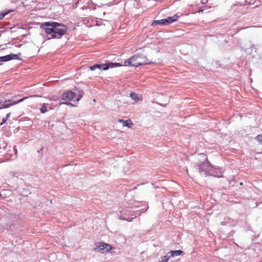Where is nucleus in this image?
I'll return each instance as SVG.
<instances>
[{
	"instance_id": "nucleus-1",
	"label": "nucleus",
	"mask_w": 262,
	"mask_h": 262,
	"mask_svg": "<svg viewBox=\"0 0 262 262\" xmlns=\"http://www.w3.org/2000/svg\"><path fill=\"white\" fill-rule=\"evenodd\" d=\"M40 28L45 31L48 39L61 38L68 30L66 25L55 21L45 22L41 25Z\"/></svg>"
},
{
	"instance_id": "nucleus-2",
	"label": "nucleus",
	"mask_w": 262,
	"mask_h": 262,
	"mask_svg": "<svg viewBox=\"0 0 262 262\" xmlns=\"http://www.w3.org/2000/svg\"><path fill=\"white\" fill-rule=\"evenodd\" d=\"M76 91H77V93L73 92L71 91L63 93L62 95V99L66 101H79L83 97L84 92L82 90H76Z\"/></svg>"
},
{
	"instance_id": "nucleus-3",
	"label": "nucleus",
	"mask_w": 262,
	"mask_h": 262,
	"mask_svg": "<svg viewBox=\"0 0 262 262\" xmlns=\"http://www.w3.org/2000/svg\"><path fill=\"white\" fill-rule=\"evenodd\" d=\"M133 67H138L143 64H149L151 62L143 54L137 53L132 56Z\"/></svg>"
},
{
	"instance_id": "nucleus-4",
	"label": "nucleus",
	"mask_w": 262,
	"mask_h": 262,
	"mask_svg": "<svg viewBox=\"0 0 262 262\" xmlns=\"http://www.w3.org/2000/svg\"><path fill=\"white\" fill-rule=\"evenodd\" d=\"M178 16L174 14L172 16L167 17L166 18L162 19L160 20H155L151 23V26L156 25H166L171 24L172 23L177 20Z\"/></svg>"
},
{
	"instance_id": "nucleus-5",
	"label": "nucleus",
	"mask_w": 262,
	"mask_h": 262,
	"mask_svg": "<svg viewBox=\"0 0 262 262\" xmlns=\"http://www.w3.org/2000/svg\"><path fill=\"white\" fill-rule=\"evenodd\" d=\"M211 166L212 165L206 158L204 162L198 165L199 171L201 174L205 176H209Z\"/></svg>"
},
{
	"instance_id": "nucleus-6",
	"label": "nucleus",
	"mask_w": 262,
	"mask_h": 262,
	"mask_svg": "<svg viewBox=\"0 0 262 262\" xmlns=\"http://www.w3.org/2000/svg\"><path fill=\"white\" fill-rule=\"evenodd\" d=\"M28 98V97H24L21 99H18L17 100H15V101H13L11 100H6L4 101H3V100H2L0 101V110L8 108L13 105L18 104L20 102H23L24 100H25L26 99H27Z\"/></svg>"
},
{
	"instance_id": "nucleus-7",
	"label": "nucleus",
	"mask_w": 262,
	"mask_h": 262,
	"mask_svg": "<svg viewBox=\"0 0 262 262\" xmlns=\"http://www.w3.org/2000/svg\"><path fill=\"white\" fill-rule=\"evenodd\" d=\"M112 249V246L107 244L100 243V245L97 246L94 249V251L101 252L102 253H107Z\"/></svg>"
},
{
	"instance_id": "nucleus-8",
	"label": "nucleus",
	"mask_w": 262,
	"mask_h": 262,
	"mask_svg": "<svg viewBox=\"0 0 262 262\" xmlns=\"http://www.w3.org/2000/svg\"><path fill=\"white\" fill-rule=\"evenodd\" d=\"M223 171L222 170V169L220 168H216L212 165L211 168H210L209 176L221 178L223 177Z\"/></svg>"
},
{
	"instance_id": "nucleus-9",
	"label": "nucleus",
	"mask_w": 262,
	"mask_h": 262,
	"mask_svg": "<svg viewBox=\"0 0 262 262\" xmlns=\"http://www.w3.org/2000/svg\"><path fill=\"white\" fill-rule=\"evenodd\" d=\"M20 55V54H19ZM18 54H10L4 56L0 57V62H6L13 59L21 60L22 59L18 57Z\"/></svg>"
},
{
	"instance_id": "nucleus-10",
	"label": "nucleus",
	"mask_w": 262,
	"mask_h": 262,
	"mask_svg": "<svg viewBox=\"0 0 262 262\" xmlns=\"http://www.w3.org/2000/svg\"><path fill=\"white\" fill-rule=\"evenodd\" d=\"M122 66L123 64L120 63L109 62L106 63H104V71L107 70L110 68H114Z\"/></svg>"
},
{
	"instance_id": "nucleus-11",
	"label": "nucleus",
	"mask_w": 262,
	"mask_h": 262,
	"mask_svg": "<svg viewBox=\"0 0 262 262\" xmlns=\"http://www.w3.org/2000/svg\"><path fill=\"white\" fill-rule=\"evenodd\" d=\"M148 208V205L145 203V204H144L143 205V207L141 206V208L139 210H137L135 211V214H134L133 215H135L136 217L137 216H139V215H140L141 213L145 212L147 210Z\"/></svg>"
},
{
	"instance_id": "nucleus-12",
	"label": "nucleus",
	"mask_w": 262,
	"mask_h": 262,
	"mask_svg": "<svg viewBox=\"0 0 262 262\" xmlns=\"http://www.w3.org/2000/svg\"><path fill=\"white\" fill-rule=\"evenodd\" d=\"M183 251L181 250H171L167 254L169 257L180 255L183 253Z\"/></svg>"
},
{
	"instance_id": "nucleus-13",
	"label": "nucleus",
	"mask_w": 262,
	"mask_h": 262,
	"mask_svg": "<svg viewBox=\"0 0 262 262\" xmlns=\"http://www.w3.org/2000/svg\"><path fill=\"white\" fill-rule=\"evenodd\" d=\"M104 64H98V63H96L93 66H91L89 67V69L91 70V71H94L95 70H96V69H98L99 70H101V69H102L103 70H104Z\"/></svg>"
},
{
	"instance_id": "nucleus-14",
	"label": "nucleus",
	"mask_w": 262,
	"mask_h": 262,
	"mask_svg": "<svg viewBox=\"0 0 262 262\" xmlns=\"http://www.w3.org/2000/svg\"><path fill=\"white\" fill-rule=\"evenodd\" d=\"M119 122L123 123V126H127V127H128L129 128H130L132 127V126L133 125V124L132 122V121L130 119H128V120H122V119H120L119 120Z\"/></svg>"
},
{
	"instance_id": "nucleus-15",
	"label": "nucleus",
	"mask_w": 262,
	"mask_h": 262,
	"mask_svg": "<svg viewBox=\"0 0 262 262\" xmlns=\"http://www.w3.org/2000/svg\"><path fill=\"white\" fill-rule=\"evenodd\" d=\"M130 97L131 98L135 101H138L141 99V96H139L138 94L135 92H132L130 93Z\"/></svg>"
},
{
	"instance_id": "nucleus-16",
	"label": "nucleus",
	"mask_w": 262,
	"mask_h": 262,
	"mask_svg": "<svg viewBox=\"0 0 262 262\" xmlns=\"http://www.w3.org/2000/svg\"><path fill=\"white\" fill-rule=\"evenodd\" d=\"M134 64L133 60L132 59V57L127 60H125L124 61V66H130L133 67Z\"/></svg>"
},
{
	"instance_id": "nucleus-17",
	"label": "nucleus",
	"mask_w": 262,
	"mask_h": 262,
	"mask_svg": "<svg viewBox=\"0 0 262 262\" xmlns=\"http://www.w3.org/2000/svg\"><path fill=\"white\" fill-rule=\"evenodd\" d=\"M210 8H211L210 6L208 7L207 5H204L203 6L200 7L199 10L198 11V12L199 13H202L205 10H206Z\"/></svg>"
},
{
	"instance_id": "nucleus-18",
	"label": "nucleus",
	"mask_w": 262,
	"mask_h": 262,
	"mask_svg": "<svg viewBox=\"0 0 262 262\" xmlns=\"http://www.w3.org/2000/svg\"><path fill=\"white\" fill-rule=\"evenodd\" d=\"M48 104L46 103H43L42 104L41 107L40 108V111L41 113L44 114L47 112V105Z\"/></svg>"
},
{
	"instance_id": "nucleus-19",
	"label": "nucleus",
	"mask_w": 262,
	"mask_h": 262,
	"mask_svg": "<svg viewBox=\"0 0 262 262\" xmlns=\"http://www.w3.org/2000/svg\"><path fill=\"white\" fill-rule=\"evenodd\" d=\"M170 257L168 256V255L167 254L166 255L163 256L161 257V260L159 261V262H167Z\"/></svg>"
},
{
	"instance_id": "nucleus-20",
	"label": "nucleus",
	"mask_w": 262,
	"mask_h": 262,
	"mask_svg": "<svg viewBox=\"0 0 262 262\" xmlns=\"http://www.w3.org/2000/svg\"><path fill=\"white\" fill-rule=\"evenodd\" d=\"M13 10H9L6 12H0V19H3L7 14H8L10 12H12Z\"/></svg>"
},
{
	"instance_id": "nucleus-21",
	"label": "nucleus",
	"mask_w": 262,
	"mask_h": 262,
	"mask_svg": "<svg viewBox=\"0 0 262 262\" xmlns=\"http://www.w3.org/2000/svg\"><path fill=\"white\" fill-rule=\"evenodd\" d=\"M253 4H254V3L252 2V1H251L250 2H248L247 1H245L244 4H239V5L241 6H242V5H249V6H250V5H252Z\"/></svg>"
},
{
	"instance_id": "nucleus-22",
	"label": "nucleus",
	"mask_w": 262,
	"mask_h": 262,
	"mask_svg": "<svg viewBox=\"0 0 262 262\" xmlns=\"http://www.w3.org/2000/svg\"><path fill=\"white\" fill-rule=\"evenodd\" d=\"M257 141L262 144V135H258L256 137Z\"/></svg>"
},
{
	"instance_id": "nucleus-23",
	"label": "nucleus",
	"mask_w": 262,
	"mask_h": 262,
	"mask_svg": "<svg viewBox=\"0 0 262 262\" xmlns=\"http://www.w3.org/2000/svg\"><path fill=\"white\" fill-rule=\"evenodd\" d=\"M7 119H6V117L3 118L2 119L1 123H0V125H2L3 124H4L7 121Z\"/></svg>"
},
{
	"instance_id": "nucleus-24",
	"label": "nucleus",
	"mask_w": 262,
	"mask_h": 262,
	"mask_svg": "<svg viewBox=\"0 0 262 262\" xmlns=\"http://www.w3.org/2000/svg\"><path fill=\"white\" fill-rule=\"evenodd\" d=\"M208 2V0H201V3L203 5L206 4Z\"/></svg>"
},
{
	"instance_id": "nucleus-25",
	"label": "nucleus",
	"mask_w": 262,
	"mask_h": 262,
	"mask_svg": "<svg viewBox=\"0 0 262 262\" xmlns=\"http://www.w3.org/2000/svg\"><path fill=\"white\" fill-rule=\"evenodd\" d=\"M10 115H11V113H7V115H6V116H5L6 119H8L10 117Z\"/></svg>"
},
{
	"instance_id": "nucleus-26",
	"label": "nucleus",
	"mask_w": 262,
	"mask_h": 262,
	"mask_svg": "<svg viewBox=\"0 0 262 262\" xmlns=\"http://www.w3.org/2000/svg\"><path fill=\"white\" fill-rule=\"evenodd\" d=\"M62 104H66L67 105H71V106H74L71 103H62Z\"/></svg>"
},
{
	"instance_id": "nucleus-27",
	"label": "nucleus",
	"mask_w": 262,
	"mask_h": 262,
	"mask_svg": "<svg viewBox=\"0 0 262 262\" xmlns=\"http://www.w3.org/2000/svg\"><path fill=\"white\" fill-rule=\"evenodd\" d=\"M13 150L15 151V153L16 154L17 153V150H16V146H14L13 147Z\"/></svg>"
},
{
	"instance_id": "nucleus-28",
	"label": "nucleus",
	"mask_w": 262,
	"mask_h": 262,
	"mask_svg": "<svg viewBox=\"0 0 262 262\" xmlns=\"http://www.w3.org/2000/svg\"><path fill=\"white\" fill-rule=\"evenodd\" d=\"M240 185H243V183L242 182H241L240 184H239Z\"/></svg>"
}]
</instances>
